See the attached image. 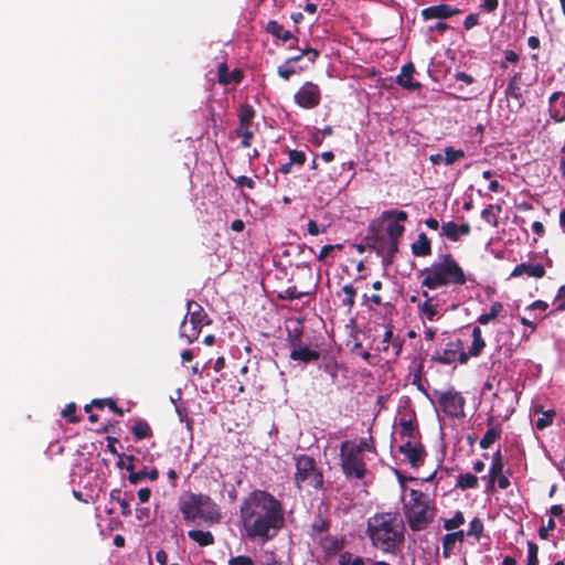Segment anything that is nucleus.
<instances>
[{"instance_id":"37","label":"nucleus","mask_w":565,"mask_h":565,"mask_svg":"<svg viewBox=\"0 0 565 565\" xmlns=\"http://www.w3.org/2000/svg\"><path fill=\"white\" fill-rule=\"evenodd\" d=\"M503 467H504L503 457L499 449L492 455L491 466L489 469V472L491 473L490 479L498 478V476L502 473Z\"/></svg>"},{"instance_id":"39","label":"nucleus","mask_w":565,"mask_h":565,"mask_svg":"<svg viewBox=\"0 0 565 565\" xmlns=\"http://www.w3.org/2000/svg\"><path fill=\"white\" fill-rule=\"evenodd\" d=\"M494 209H497L498 212L501 211V207L499 205L494 206V205L490 204L481 211V217L491 226L497 227L499 224V221H498V215L493 212Z\"/></svg>"},{"instance_id":"54","label":"nucleus","mask_w":565,"mask_h":565,"mask_svg":"<svg viewBox=\"0 0 565 565\" xmlns=\"http://www.w3.org/2000/svg\"><path fill=\"white\" fill-rule=\"evenodd\" d=\"M404 339L396 335V338L390 343V356L396 360L403 350Z\"/></svg>"},{"instance_id":"36","label":"nucleus","mask_w":565,"mask_h":565,"mask_svg":"<svg viewBox=\"0 0 565 565\" xmlns=\"http://www.w3.org/2000/svg\"><path fill=\"white\" fill-rule=\"evenodd\" d=\"M503 310V305L499 301H495L491 305L490 311L488 313H483L478 317V322L480 324H488L490 321L494 320Z\"/></svg>"},{"instance_id":"16","label":"nucleus","mask_w":565,"mask_h":565,"mask_svg":"<svg viewBox=\"0 0 565 565\" xmlns=\"http://www.w3.org/2000/svg\"><path fill=\"white\" fill-rule=\"evenodd\" d=\"M548 113L555 122L565 121V93L555 92L548 98Z\"/></svg>"},{"instance_id":"41","label":"nucleus","mask_w":565,"mask_h":565,"mask_svg":"<svg viewBox=\"0 0 565 565\" xmlns=\"http://www.w3.org/2000/svg\"><path fill=\"white\" fill-rule=\"evenodd\" d=\"M339 565H365L363 557L353 556L350 552H343L339 555Z\"/></svg>"},{"instance_id":"21","label":"nucleus","mask_w":565,"mask_h":565,"mask_svg":"<svg viewBox=\"0 0 565 565\" xmlns=\"http://www.w3.org/2000/svg\"><path fill=\"white\" fill-rule=\"evenodd\" d=\"M289 358L294 361L302 362V363H311L318 361L321 358V354L317 350H312L307 345H301L290 351Z\"/></svg>"},{"instance_id":"27","label":"nucleus","mask_w":565,"mask_h":565,"mask_svg":"<svg viewBox=\"0 0 565 565\" xmlns=\"http://www.w3.org/2000/svg\"><path fill=\"white\" fill-rule=\"evenodd\" d=\"M266 31L270 33L273 36L282 40L284 42L295 41L298 42V38L292 35L290 31H286L284 25L278 23L275 20H270L267 23Z\"/></svg>"},{"instance_id":"49","label":"nucleus","mask_w":565,"mask_h":565,"mask_svg":"<svg viewBox=\"0 0 565 565\" xmlns=\"http://www.w3.org/2000/svg\"><path fill=\"white\" fill-rule=\"evenodd\" d=\"M465 523V516L461 511H457L451 519H447L444 522V527L448 531L455 530Z\"/></svg>"},{"instance_id":"56","label":"nucleus","mask_w":565,"mask_h":565,"mask_svg":"<svg viewBox=\"0 0 565 565\" xmlns=\"http://www.w3.org/2000/svg\"><path fill=\"white\" fill-rule=\"evenodd\" d=\"M539 546L532 542H527V563L531 565H539Z\"/></svg>"},{"instance_id":"57","label":"nucleus","mask_w":565,"mask_h":565,"mask_svg":"<svg viewBox=\"0 0 565 565\" xmlns=\"http://www.w3.org/2000/svg\"><path fill=\"white\" fill-rule=\"evenodd\" d=\"M554 305L556 306L555 311L565 310V284L558 288Z\"/></svg>"},{"instance_id":"29","label":"nucleus","mask_w":565,"mask_h":565,"mask_svg":"<svg viewBox=\"0 0 565 565\" xmlns=\"http://www.w3.org/2000/svg\"><path fill=\"white\" fill-rule=\"evenodd\" d=\"M188 536L202 547L210 546L215 543L214 535L210 531L190 530L188 532Z\"/></svg>"},{"instance_id":"43","label":"nucleus","mask_w":565,"mask_h":565,"mask_svg":"<svg viewBox=\"0 0 565 565\" xmlns=\"http://www.w3.org/2000/svg\"><path fill=\"white\" fill-rule=\"evenodd\" d=\"M405 232L404 225L392 222L386 226V234L390 239L399 241V238L403 236Z\"/></svg>"},{"instance_id":"1","label":"nucleus","mask_w":565,"mask_h":565,"mask_svg":"<svg viewBox=\"0 0 565 565\" xmlns=\"http://www.w3.org/2000/svg\"><path fill=\"white\" fill-rule=\"evenodd\" d=\"M239 519L246 537L265 544L273 540L285 524L281 502L264 490H254L239 508Z\"/></svg>"},{"instance_id":"4","label":"nucleus","mask_w":565,"mask_h":565,"mask_svg":"<svg viewBox=\"0 0 565 565\" xmlns=\"http://www.w3.org/2000/svg\"><path fill=\"white\" fill-rule=\"evenodd\" d=\"M179 510L188 522L201 520L206 525H213L222 519L218 505L204 493L190 492L182 495L179 501Z\"/></svg>"},{"instance_id":"60","label":"nucleus","mask_w":565,"mask_h":565,"mask_svg":"<svg viewBox=\"0 0 565 565\" xmlns=\"http://www.w3.org/2000/svg\"><path fill=\"white\" fill-rule=\"evenodd\" d=\"M422 369L423 366H419L418 371L414 374L413 384L427 396V391L423 384Z\"/></svg>"},{"instance_id":"53","label":"nucleus","mask_w":565,"mask_h":565,"mask_svg":"<svg viewBox=\"0 0 565 565\" xmlns=\"http://www.w3.org/2000/svg\"><path fill=\"white\" fill-rule=\"evenodd\" d=\"M555 415L554 411L544 412L541 417L537 418L535 426L539 430H543L553 423V417Z\"/></svg>"},{"instance_id":"44","label":"nucleus","mask_w":565,"mask_h":565,"mask_svg":"<svg viewBox=\"0 0 565 565\" xmlns=\"http://www.w3.org/2000/svg\"><path fill=\"white\" fill-rule=\"evenodd\" d=\"M383 220H395L394 222L401 223L405 222L408 218V214L406 211L402 210H388L384 211L381 215Z\"/></svg>"},{"instance_id":"6","label":"nucleus","mask_w":565,"mask_h":565,"mask_svg":"<svg viewBox=\"0 0 565 565\" xmlns=\"http://www.w3.org/2000/svg\"><path fill=\"white\" fill-rule=\"evenodd\" d=\"M295 483L299 490H318L323 484V475L317 468L316 461L308 455L296 457Z\"/></svg>"},{"instance_id":"19","label":"nucleus","mask_w":565,"mask_h":565,"mask_svg":"<svg viewBox=\"0 0 565 565\" xmlns=\"http://www.w3.org/2000/svg\"><path fill=\"white\" fill-rule=\"evenodd\" d=\"M545 268L541 264L521 263L513 268L510 277H520L526 275L529 277L539 279L543 278L545 276Z\"/></svg>"},{"instance_id":"40","label":"nucleus","mask_w":565,"mask_h":565,"mask_svg":"<svg viewBox=\"0 0 565 565\" xmlns=\"http://www.w3.org/2000/svg\"><path fill=\"white\" fill-rule=\"evenodd\" d=\"M186 317L195 316L196 318L210 319L204 308L194 300L186 301Z\"/></svg>"},{"instance_id":"10","label":"nucleus","mask_w":565,"mask_h":565,"mask_svg":"<svg viewBox=\"0 0 565 565\" xmlns=\"http://www.w3.org/2000/svg\"><path fill=\"white\" fill-rule=\"evenodd\" d=\"M255 109L249 104H244L238 110V127L236 129V136L241 138V145L244 148H248L252 145L254 132L250 129L253 120L255 118Z\"/></svg>"},{"instance_id":"12","label":"nucleus","mask_w":565,"mask_h":565,"mask_svg":"<svg viewBox=\"0 0 565 565\" xmlns=\"http://www.w3.org/2000/svg\"><path fill=\"white\" fill-rule=\"evenodd\" d=\"M210 323L211 319L196 318L195 316H184L180 323L179 335L180 338L184 339L186 343H192L199 338L203 326H209Z\"/></svg>"},{"instance_id":"25","label":"nucleus","mask_w":565,"mask_h":565,"mask_svg":"<svg viewBox=\"0 0 565 565\" xmlns=\"http://www.w3.org/2000/svg\"><path fill=\"white\" fill-rule=\"evenodd\" d=\"M472 344L466 352L467 362L469 361L470 358H478L486 348V341L482 338V331L479 327H475L472 329Z\"/></svg>"},{"instance_id":"38","label":"nucleus","mask_w":565,"mask_h":565,"mask_svg":"<svg viewBox=\"0 0 565 565\" xmlns=\"http://www.w3.org/2000/svg\"><path fill=\"white\" fill-rule=\"evenodd\" d=\"M93 405L96 408L103 409L105 406L109 408L111 412L118 414L119 416L124 415L122 408H120L113 398H95L93 399Z\"/></svg>"},{"instance_id":"32","label":"nucleus","mask_w":565,"mask_h":565,"mask_svg":"<svg viewBox=\"0 0 565 565\" xmlns=\"http://www.w3.org/2000/svg\"><path fill=\"white\" fill-rule=\"evenodd\" d=\"M343 295L341 298V305L347 308L348 312L352 310L355 303L356 289L352 285H344L341 289L339 296Z\"/></svg>"},{"instance_id":"23","label":"nucleus","mask_w":565,"mask_h":565,"mask_svg":"<svg viewBox=\"0 0 565 565\" xmlns=\"http://www.w3.org/2000/svg\"><path fill=\"white\" fill-rule=\"evenodd\" d=\"M319 367L331 377V382L338 381V374L342 365L338 363L333 354H323Z\"/></svg>"},{"instance_id":"50","label":"nucleus","mask_w":565,"mask_h":565,"mask_svg":"<svg viewBox=\"0 0 565 565\" xmlns=\"http://www.w3.org/2000/svg\"><path fill=\"white\" fill-rule=\"evenodd\" d=\"M483 532V523L479 518H475L469 523L467 535L480 539Z\"/></svg>"},{"instance_id":"8","label":"nucleus","mask_w":565,"mask_h":565,"mask_svg":"<svg viewBox=\"0 0 565 565\" xmlns=\"http://www.w3.org/2000/svg\"><path fill=\"white\" fill-rule=\"evenodd\" d=\"M438 405L441 412L451 418L465 416L466 399L460 392L449 388L446 392L438 393Z\"/></svg>"},{"instance_id":"51","label":"nucleus","mask_w":565,"mask_h":565,"mask_svg":"<svg viewBox=\"0 0 565 565\" xmlns=\"http://www.w3.org/2000/svg\"><path fill=\"white\" fill-rule=\"evenodd\" d=\"M298 70H295L291 64H288L287 61H285L281 65L277 68V74L280 78L284 81H289L290 77L295 74H297Z\"/></svg>"},{"instance_id":"34","label":"nucleus","mask_w":565,"mask_h":565,"mask_svg":"<svg viewBox=\"0 0 565 565\" xmlns=\"http://www.w3.org/2000/svg\"><path fill=\"white\" fill-rule=\"evenodd\" d=\"M158 477H159V471H158V469L153 468L150 471H147L146 469H143L142 471L131 472L128 476V480L131 484H137L146 478L149 479L150 481H156L158 479Z\"/></svg>"},{"instance_id":"64","label":"nucleus","mask_w":565,"mask_h":565,"mask_svg":"<svg viewBox=\"0 0 565 565\" xmlns=\"http://www.w3.org/2000/svg\"><path fill=\"white\" fill-rule=\"evenodd\" d=\"M454 77L456 81L462 82L467 85H471L472 83H475V77L465 72H457L455 73Z\"/></svg>"},{"instance_id":"33","label":"nucleus","mask_w":565,"mask_h":565,"mask_svg":"<svg viewBox=\"0 0 565 565\" xmlns=\"http://www.w3.org/2000/svg\"><path fill=\"white\" fill-rule=\"evenodd\" d=\"M478 486V477L471 472L460 473L456 480V488L461 490L473 489Z\"/></svg>"},{"instance_id":"63","label":"nucleus","mask_w":565,"mask_h":565,"mask_svg":"<svg viewBox=\"0 0 565 565\" xmlns=\"http://www.w3.org/2000/svg\"><path fill=\"white\" fill-rule=\"evenodd\" d=\"M499 7V0H483L480 9L487 12H494Z\"/></svg>"},{"instance_id":"55","label":"nucleus","mask_w":565,"mask_h":565,"mask_svg":"<svg viewBox=\"0 0 565 565\" xmlns=\"http://www.w3.org/2000/svg\"><path fill=\"white\" fill-rule=\"evenodd\" d=\"M62 416L71 423H78L81 419L78 416H76V404L70 403L65 406V408L62 411Z\"/></svg>"},{"instance_id":"47","label":"nucleus","mask_w":565,"mask_h":565,"mask_svg":"<svg viewBox=\"0 0 565 565\" xmlns=\"http://www.w3.org/2000/svg\"><path fill=\"white\" fill-rule=\"evenodd\" d=\"M399 426H401L399 435L402 437L412 438L414 436V433L416 430V425L412 419L402 418Z\"/></svg>"},{"instance_id":"22","label":"nucleus","mask_w":565,"mask_h":565,"mask_svg":"<svg viewBox=\"0 0 565 565\" xmlns=\"http://www.w3.org/2000/svg\"><path fill=\"white\" fill-rule=\"evenodd\" d=\"M493 422H494L493 416H489L487 418V425L489 426V428L486 431V434L483 435V437L480 439L479 446L481 449L490 448L495 443V440H498L500 438V436L502 434L501 427L499 425L493 426Z\"/></svg>"},{"instance_id":"15","label":"nucleus","mask_w":565,"mask_h":565,"mask_svg":"<svg viewBox=\"0 0 565 565\" xmlns=\"http://www.w3.org/2000/svg\"><path fill=\"white\" fill-rule=\"evenodd\" d=\"M398 451L406 457L407 461L413 468L420 466L426 456V451L423 444H413L409 440L398 446Z\"/></svg>"},{"instance_id":"48","label":"nucleus","mask_w":565,"mask_h":565,"mask_svg":"<svg viewBox=\"0 0 565 565\" xmlns=\"http://www.w3.org/2000/svg\"><path fill=\"white\" fill-rule=\"evenodd\" d=\"M288 159L289 164L302 167L306 163L307 157L303 151L294 149L288 151Z\"/></svg>"},{"instance_id":"9","label":"nucleus","mask_w":565,"mask_h":565,"mask_svg":"<svg viewBox=\"0 0 565 565\" xmlns=\"http://www.w3.org/2000/svg\"><path fill=\"white\" fill-rule=\"evenodd\" d=\"M431 361L441 365H448L454 362L466 364L467 355L463 350V341L461 339H456L447 342L443 351L436 350L434 352Z\"/></svg>"},{"instance_id":"59","label":"nucleus","mask_w":565,"mask_h":565,"mask_svg":"<svg viewBox=\"0 0 565 565\" xmlns=\"http://www.w3.org/2000/svg\"><path fill=\"white\" fill-rule=\"evenodd\" d=\"M504 60L505 62L501 63L502 68H507V63L516 64L520 60L519 54L513 50H505L504 51Z\"/></svg>"},{"instance_id":"61","label":"nucleus","mask_w":565,"mask_h":565,"mask_svg":"<svg viewBox=\"0 0 565 565\" xmlns=\"http://www.w3.org/2000/svg\"><path fill=\"white\" fill-rule=\"evenodd\" d=\"M479 24V14L478 13H471L466 17L463 26L466 30H471L476 25Z\"/></svg>"},{"instance_id":"20","label":"nucleus","mask_w":565,"mask_h":565,"mask_svg":"<svg viewBox=\"0 0 565 565\" xmlns=\"http://www.w3.org/2000/svg\"><path fill=\"white\" fill-rule=\"evenodd\" d=\"M244 74L239 68H234L230 72L226 63H221L217 66V81L222 85H228L231 83L238 84L243 81Z\"/></svg>"},{"instance_id":"24","label":"nucleus","mask_w":565,"mask_h":565,"mask_svg":"<svg viewBox=\"0 0 565 565\" xmlns=\"http://www.w3.org/2000/svg\"><path fill=\"white\" fill-rule=\"evenodd\" d=\"M411 250L415 257L431 255V242L424 232L418 234L417 239L411 245Z\"/></svg>"},{"instance_id":"2","label":"nucleus","mask_w":565,"mask_h":565,"mask_svg":"<svg viewBox=\"0 0 565 565\" xmlns=\"http://www.w3.org/2000/svg\"><path fill=\"white\" fill-rule=\"evenodd\" d=\"M367 534L373 546L396 555L405 542V525L396 512L376 513L367 522Z\"/></svg>"},{"instance_id":"42","label":"nucleus","mask_w":565,"mask_h":565,"mask_svg":"<svg viewBox=\"0 0 565 565\" xmlns=\"http://www.w3.org/2000/svg\"><path fill=\"white\" fill-rule=\"evenodd\" d=\"M311 529L317 534L328 532L330 529V521L327 518H323L319 512L311 524Z\"/></svg>"},{"instance_id":"30","label":"nucleus","mask_w":565,"mask_h":565,"mask_svg":"<svg viewBox=\"0 0 565 565\" xmlns=\"http://www.w3.org/2000/svg\"><path fill=\"white\" fill-rule=\"evenodd\" d=\"M130 430L136 440L151 438L153 435L150 425L145 419L140 418L135 422Z\"/></svg>"},{"instance_id":"14","label":"nucleus","mask_w":565,"mask_h":565,"mask_svg":"<svg viewBox=\"0 0 565 565\" xmlns=\"http://www.w3.org/2000/svg\"><path fill=\"white\" fill-rule=\"evenodd\" d=\"M462 10L451 7L446 3H439L436 6H430L422 10V18L425 21L433 19H449L454 15L461 14Z\"/></svg>"},{"instance_id":"52","label":"nucleus","mask_w":565,"mask_h":565,"mask_svg":"<svg viewBox=\"0 0 565 565\" xmlns=\"http://www.w3.org/2000/svg\"><path fill=\"white\" fill-rule=\"evenodd\" d=\"M302 329L297 327L294 330H288V341L292 349H296L298 347L302 345Z\"/></svg>"},{"instance_id":"46","label":"nucleus","mask_w":565,"mask_h":565,"mask_svg":"<svg viewBox=\"0 0 565 565\" xmlns=\"http://www.w3.org/2000/svg\"><path fill=\"white\" fill-rule=\"evenodd\" d=\"M107 440V450L114 455V456H117L119 458V461L117 462V466L119 468H122L124 467V463H122V458H124V454H120L118 450H117V447L116 445L119 444V439L116 438V437H111V436H108L106 438Z\"/></svg>"},{"instance_id":"18","label":"nucleus","mask_w":565,"mask_h":565,"mask_svg":"<svg viewBox=\"0 0 565 565\" xmlns=\"http://www.w3.org/2000/svg\"><path fill=\"white\" fill-rule=\"evenodd\" d=\"M471 233V226L469 223H462L460 225L452 221L444 223L441 226V234L445 235L451 242H457L460 235L468 236Z\"/></svg>"},{"instance_id":"5","label":"nucleus","mask_w":565,"mask_h":565,"mask_svg":"<svg viewBox=\"0 0 565 565\" xmlns=\"http://www.w3.org/2000/svg\"><path fill=\"white\" fill-rule=\"evenodd\" d=\"M403 511L413 532L427 529L433 523L436 513V509L430 505L427 494L415 489L409 491V500L404 503Z\"/></svg>"},{"instance_id":"58","label":"nucleus","mask_w":565,"mask_h":565,"mask_svg":"<svg viewBox=\"0 0 565 565\" xmlns=\"http://www.w3.org/2000/svg\"><path fill=\"white\" fill-rule=\"evenodd\" d=\"M228 565H255L252 557L247 555H238L231 557Z\"/></svg>"},{"instance_id":"11","label":"nucleus","mask_w":565,"mask_h":565,"mask_svg":"<svg viewBox=\"0 0 565 565\" xmlns=\"http://www.w3.org/2000/svg\"><path fill=\"white\" fill-rule=\"evenodd\" d=\"M295 103L303 109H313L321 102V90L312 82H306L294 95Z\"/></svg>"},{"instance_id":"13","label":"nucleus","mask_w":565,"mask_h":565,"mask_svg":"<svg viewBox=\"0 0 565 565\" xmlns=\"http://www.w3.org/2000/svg\"><path fill=\"white\" fill-rule=\"evenodd\" d=\"M522 73L518 72L509 79L504 95L508 99L509 108L518 113L524 106L525 102L521 88Z\"/></svg>"},{"instance_id":"31","label":"nucleus","mask_w":565,"mask_h":565,"mask_svg":"<svg viewBox=\"0 0 565 565\" xmlns=\"http://www.w3.org/2000/svg\"><path fill=\"white\" fill-rule=\"evenodd\" d=\"M319 56H320V53L318 50L312 49V47H306V49H300L299 54L291 56V57L287 58L286 61L288 62V64H292V63L298 64L303 57H307L309 65H313Z\"/></svg>"},{"instance_id":"26","label":"nucleus","mask_w":565,"mask_h":565,"mask_svg":"<svg viewBox=\"0 0 565 565\" xmlns=\"http://www.w3.org/2000/svg\"><path fill=\"white\" fill-rule=\"evenodd\" d=\"M422 296L425 301L418 306L419 313L433 321L438 313V303L434 302V298L426 290L422 292Z\"/></svg>"},{"instance_id":"17","label":"nucleus","mask_w":565,"mask_h":565,"mask_svg":"<svg viewBox=\"0 0 565 565\" xmlns=\"http://www.w3.org/2000/svg\"><path fill=\"white\" fill-rule=\"evenodd\" d=\"M416 72L415 66L412 62L406 63L402 66L401 74L396 78V83L404 89L415 92L420 89L422 84L413 81V75Z\"/></svg>"},{"instance_id":"28","label":"nucleus","mask_w":565,"mask_h":565,"mask_svg":"<svg viewBox=\"0 0 565 565\" xmlns=\"http://www.w3.org/2000/svg\"><path fill=\"white\" fill-rule=\"evenodd\" d=\"M465 539L463 531H457L454 533H447L443 537V556L448 558L451 555L452 550L457 541L462 542Z\"/></svg>"},{"instance_id":"35","label":"nucleus","mask_w":565,"mask_h":565,"mask_svg":"<svg viewBox=\"0 0 565 565\" xmlns=\"http://www.w3.org/2000/svg\"><path fill=\"white\" fill-rule=\"evenodd\" d=\"M444 163L446 166H451L454 164L455 162L461 160L465 158L466 153L462 149H455L454 147L451 146H447L445 149H444Z\"/></svg>"},{"instance_id":"3","label":"nucleus","mask_w":565,"mask_h":565,"mask_svg":"<svg viewBox=\"0 0 565 565\" xmlns=\"http://www.w3.org/2000/svg\"><path fill=\"white\" fill-rule=\"evenodd\" d=\"M420 275L423 276L422 287L430 290L449 286H463L469 280L463 268L450 253L439 256L438 260L424 268Z\"/></svg>"},{"instance_id":"62","label":"nucleus","mask_w":565,"mask_h":565,"mask_svg":"<svg viewBox=\"0 0 565 565\" xmlns=\"http://www.w3.org/2000/svg\"><path fill=\"white\" fill-rule=\"evenodd\" d=\"M235 183L237 186H241V188H243V186L248 188V189L255 188V182L253 181V179H250L249 177H246V175H241L237 179H235Z\"/></svg>"},{"instance_id":"45","label":"nucleus","mask_w":565,"mask_h":565,"mask_svg":"<svg viewBox=\"0 0 565 565\" xmlns=\"http://www.w3.org/2000/svg\"><path fill=\"white\" fill-rule=\"evenodd\" d=\"M306 295H308V292L298 291L296 286H291V287H288L282 292H280L278 295V298L282 299V300H296V299H301Z\"/></svg>"},{"instance_id":"7","label":"nucleus","mask_w":565,"mask_h":565,"mask_svg":"<svg viewBox=\"0 0 565 565\" xmlns=\"http://www.w3.org/2000/svg\"><path fill=\"white\" fill-rule=\"evenodd\" d=\"M355 443L345 440L340 446V461L347 478L363 479L367 472L364 455H360Z\"/></svg>"}]
</instances>
